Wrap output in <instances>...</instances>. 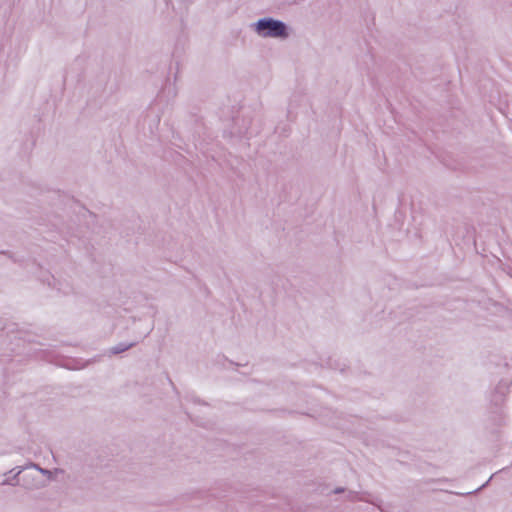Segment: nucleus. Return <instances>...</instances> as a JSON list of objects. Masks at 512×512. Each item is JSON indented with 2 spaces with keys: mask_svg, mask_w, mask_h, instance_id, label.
Here are the masks:
<instances>
[{
  "mask_svg": "<svg viewBox=\"0 0 512 512\" xmlns=\"http://www.w3.org/2000/svg\"><path fill=\"white\" fill-rule=\"evenodd\" d=\"M253 32L262 39H276L284 41L291 35V28L283 21L263 17L251 25Z\"/></svg>",
  "mask_w": 512,
  "mask_h": 512,
  "instance_id": "obj_1",
  "label": "nucleus"
},
{
  "mask_svg": "<svg viewBox=\"0 0 512 512\" xmlns=\"http://www.w3.org/2000/svg\"><path fill=\"white\" fill-rule=\"evenodd\" d=\"M3 484H11V482L9 480H5L3 481Z\"/></svg>",
  "mask_w": 512,
  "mask_h": 512,
  "instance_id": "obj_3",
  "label": "nucleus"
},
{
  "mask_svg": "<svg viewBox=\"0 0 512 512\" xmlns=\"http://www.w3.org/2000/svg\"><path fill=\"white\" fill-rule=\"evenodd\" d=\"M33 467L35 469H37L41 474H43L44 476L48 477V478H51V475H52V472L50 470H47V469H44V468H41L39 467L38 465H33Z\"/></svg>",
  "mask_w": 512,
  "mask_h": 512,
  "instance_id": "obj_2",
  "label": "nucleus"
}]
</instances>
